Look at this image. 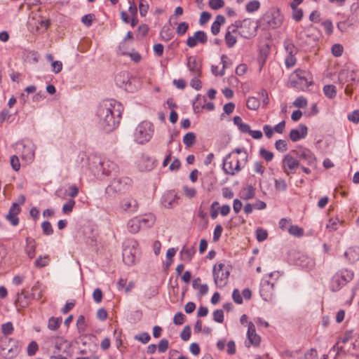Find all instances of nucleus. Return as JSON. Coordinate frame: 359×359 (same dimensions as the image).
Wrapping results in <instances>:
<instances>
[{
    "label": "nucleus",
    "instance_id": "obj_40",
    "mask_svg": "<svg viewBox=\"0 0 359 359\" xmlns=\"http://www.w3.org/2000/svg\"><path fill=\"white\" fill-rule=\"evenodd\" d=\"M343 222H344L340 220L338 217L331 218L328 221L326 228L330 231H336L338 229V225L339 224H342Z\"/></svg>",
    "mask_w": 359,
    "mask_h": 359
},
{
    "label": "nucleus",
    "instance_id": "obj_26",
    "mask_svg": "<svg viewBox=\"0 0 359 359\" xmlns=\"http://www.w3.org/2000/svg\"><path fill=\"white\" fill-rule=\"evenodd\" d=\"M137 165L141 171H147L153 168V162L150 157L142 154L138 160Z\"/></svg>",
    "mask_w": 359,
    "mask_h": 359
},
{
    "label": "nucleus",
    "instance_id": "obj_2",
    "mask_svg": "<svg viewBox=\"0 0 359 359\" xmlns=\"http://www.w3.org/2000/svg\"><path fill=\"white\" fill-rule=\"evenodd\" d=\"M251 25L250 20L245 19L243 21H236L234 24L229 25L224 36V39L226 46L229 48H232L237 42L236 34H239L244 38H250L253 35V33H245L243 29Z\"/></svg>",
    "mask_w": 359,
    "mask_h": 359
},
{
    "label": "nucleus",
    "instance_id": "obj_54",
    "mask_svg": "<svg viewBox=\"0 0 359 359\" xmlns=\"http://www.w3.org/2000/svg\"><path fill=\"white\" fill-rule=\"evenodd\" d=\"M189 29V24L186 22H180L176 28V32L178 35H184Z\"/></svg>",
    "mask_w": 359,
    "mask_h": 359
},
{
    "label": "nucleus",
    "instance_id": "obj_5",
    "mask_svg": "<svg viewBox=\"0 0 359 359\" xmlns=\"http://www.w3.org/2000/svg\"><path fill=\"white\" fill-rule=\"evenodd\" d=\"M282 22L283 15L279 10L271 8L259 20L257 27L264 30L273 29L280 27Z\"/></svg>",
    "mask_w": 359,
    "mask_h": 359
},
{
    "label": "nucleus",
    "instance_id": "obj_28",
    "mask_svg": "<svg viewBox=\"0 0 359 359\" xmlns=\"http://www.w3.org/2000/svg\"><path fill=\"white\" fill-rule=\"evenodd\" d=\"M240 194L241 198L243 200L247 201L253 198L255 195V188L252 185L248 184L241 189Z\"/></svg>",
    "mask_w": 359,
    "mask_h": 359
},
{
    "label": "nucleus",
    "instance_id": "obj_4",
    "mask_svg": "<svg viewBox=\"0 0 359 359\" xmlns=\"http://www.w3.org/2000/svg\"><path fill=\"white\" fill-rule=\"evenodd\" d=\"M354 271L351 269L342 268L338 270L334 273L330 280V290L334 292L339 291L350 283L354 278Z\"/></svg>",
    "mask_w": 359,
    "mask_h": 359
},
{
    "label": "nucleus",
    "instance_id": "obj_38",
    "mask_svg": "<svg viewBox=\"0 0 359 359\" xmlns=\"http://www.w3.org/2000/svg\"><path fill=\"white\" fill-rule=\"evenodd\" d=\"M1 332L4 334L3 337H8V336L11 335L14 331V327L11 322H7L1 325Z\"/></svg>",
    "mask_w": 359,
    "mask_h": 359
},
{
    "label": "nucleus",
    "instance_id": "obj_48",
    "mask_svg": "<svg viewBox=\"0 0 359 359\" xmlns=\"http://www.w3.org/2000/svg\"><path fill=\"white\" fill-rule=\"evenodd\" d=\"M41 229L43 233L46 236H50L53 233V229L48 221H45L41 223Z\"/></svg>",
    "mask_w": 359,
    "mask_h": 359
},
{
    "label": "nucleus",
    "instance_id": "obj_9",
    "mask_svg": "<svg viewBox=\"0 0 359 359\" xmlns=\"http://www.w3.org/2000/svg\"><path fill=\"white\" fill-rule=\"evenodd\" d=\"M294 74L297 77V79L292 81L294 87L304 90L312 84V76L308 71L298 69Z\"/></svg>",
    "mask_w": 359,
    "mask_h": 359
},
{
    "label": "nucleus",
    "instance_id": "obj_53",
    "mask_svg": "<svg viewBox=\"0 0 359 359\" xmlns=\"http://www.w3.org/2000/svg\"><path fill=\"white\" fill-rule=\"evenodd\" d=\"M76 326L80 332H84L86 329L87 325L86 323L85 317L82 315L79 316L76 320Z\"/></svg>",
    "mask_w": 359,
    "mask_h": 359
},
{
    "label": "nucleus",
    "instance_id": "obj_7",
    "mask_svg": "<svg viewBox=\"0 0 359 359\" xmlns=\"http://www.w3.org/2000/svg\"><path fill=\"white\" fill-rule=\"evenodd\" d=\"M138 243L135 240L128 241L123 245V261L128 266L135 264L138 259Z\"/></svg>",
    "mask_w": 359,
    "mask_h": 359
},
{
    "label": "nucleus",
    "instance_id": "obj_25",
    "mask_svg": "<svg viewBox=\"0 0 359 359\" xmlns=\"http://www.w3.org/2000/svg\"><path fill=\"white\" fill-rule=\"evenodd\" d=\"M21 158L26 163H30L34 158V151L32 146L23 145Z\"/></svg>",
    "mask_w": 359,
    "mask_h": 359
},
{
    "label": "nucleus",
    "instance_id": "obj_64",
    "mask_svg": "<svg viewBox=\"0 0 359 359\" xmlns=\"http://www.w3.org/2000/svg\"><path fill=\"white\" fill-rule=\"evenodd\" d=\"M10 162H11V165L14 170L18 171L20 170V160L17 156H15V155L12 156L11 157Z\"/></svg>",
    "mask_w": 359,
    "mask_h": 359
},
{
    "label": "nucleus",
    "instance_id": "obj_22",
    "mask_svg": "<svg viewBox=\"0 0 359 359\" xmlns=\"http://www.w3.org/2000/svg\"><path fill=\"white\" fill-rule=\"evenodd\" d=\"M344 255L349 264H353L359 260V248L356 246L350 247Z\"/></svg>",
    "mask_w": 359,
    "mask_h": 359
},
{
    "label": "nucleus",
    "instance_id": "obj_57",
    "mask_svg": "<svg viewBox=\"0 0 359 359\" xmlns=\"http://www.w3.org/2000/svg\"><path fill=\"white\" fill-rule=\"evenodd\" d=\"M268 236L267 231L262 228H258L256 230V237L258 241L262 242L266 239Z\"/></svg>",
    "mask_w": 359,
    "mask_h": 359
},
{
    "label": "nucleus",
    "instance_id": "obj_10",
    "mask_svg": "<svg viewBox=\"0 0 359 359\" xmlns=\"http://www.w3.org/2000/svg\"><path fill=\"white\" fill-rule=\"evenodd\" d=\"M299 166V161L295 155L292 154V151L283 156L282 160V168L284 173L287 176L294 174Z\"/></svg>",
    "mask_w": 359,
    "mask_h": 359
},
{
    "label": "nucleus",
    "instance_id": "obj_43",
    "mask_svg": "<svg viewBox=\"0 0 359 359\" xmlns=\"http://www.w3.org/2000/svg\"><path fill=\"white\" fill-rule=\"evenodd\" d=\"M259 105H260L259 100L255 97H249L246 102L247 107L251 110L257 109L259 108Z\"/></svg>",
    "mask_w": 359,
    "mask_h": 359
},
{
    "label": "nucleus",
    "instance_id": "obj_17",
    "mask_svg": "<svg viewBox=\"0 0 359 359\" xmlns=\"http://www.w3.org/2000/svg\"><path fill=\"white\" fill-rule=\"evenodd\" d=\"M123 178L114 179L110 184H109L106 189L105 193L109 197H114L116 193L123 191Z\"/></svg>",
    "mask_w": 359,
    "mask_h": 359
},
{
    "label": "nucleus",
    "instance_id": "obj_45",
    "mask_svg": "<svg viewBox=\"0 0 359 359\" xmlns=\"http://www.w3.org/2000/svg\"><path fill=\"white\" fill-rule=\"evenodd\" d=\"M259 155L260 156L264 158L266 162H270L273 160V152L264 149V148H261L259 149Z\"/></svg>",
    "mask_w": 359,
    "mask_h": 359
},
{
    "label": "nucleus",
    "instance_id": "obj_33",
    "mask_svg": "<svg viewBox=\"0 0 359 359\" xmlns=\"http://www.w3.org/2000/svg\"><path fill=\"white\" fill-rule=\"evenodd\" d=\"M129 3L128 14L132 18V27H135L138 23L137 8L134 1Z\"/></svg>",
    "mask_w": 359,
    "mask_h": 359
},
{
    "label": "nucleus",
    "instance_id": "obj_31",
    "mask_svg": "<svg viewBox=\"0 0 359 359\" xmlns=\"http://www.w3.org/2000/svg\"><path fill=\"white\" fill-rule=\"evenodd\" d=\"M44 293V287L39 283L36 282L32 287L31 295L34 299H41Z\"/></svg>",
    "mask_w": 359,
    "mask_h": 359
},
{
    "label": "nucleus",
    "instance_id": "obj_52",
    "mask_svg": "<svg viewBox=\"0 0 359 359\" xmlns=\"http://www.w3.org/2000/svg\"><path fill=\"white\" fill-rule=\"evenodd\" d=\"M295 55H287L285 59V64L287 68H291L293 67L296 62L297 59L295 57Z\"/></svg>",
    "mask_w": 359,
    "mask_h": 359
},
{
    "label": "nucleus",
    "instance_id": "obj_50",
    "mask_svg": "<svg viewBox=\"0 0 359 359\" xmlns=\"http://www.w3.org/2000/svg\"><path fill=\"white\" fill-rule=\"evenodd\" d=\"M134 338L135 340L139 341L142 344H147L151 339L149 334L145 332L135 335Z\"/></svg>",
    "mask_w": 359,
    "mask_h": 359
},
{
    "label": "nucleus",
    "instance_id": "obj_18",
    "mask_svg": "<svg viewBox=\"0 0 359 359\" xmlns=\"http://www.w3.org/2000/svg\"><path fill=\"white\" fill-rule=\"evenodd\" d=\"M21 208L18 203H14L10 208L9 212L6 215L7 220L13 225L16 226L19 223L18 214L20 212Z\"/></svg>",
    "mask_w": 359,
    "mask_h": 359
},
{
    "label": "nucleus",
    "instance_id": "obj_14",
    "mask_svg": "<svg viewBox=\"0 0 359 359\" xmlns=\"http://www.w3.org/2000/svg\"><path fill=\"white\" fill-rule=\"evenodd\" d=\"M119 206L123 211L133 214L137 211L139 203L133 197H127L121 201Z\"/></svg>",
    "mask_w": 359,
    "mask_h": 359
},
{
    "label": "nucleus",
    "instance_id": "obj_59",
    "mask_svg": "<svg viewBox=\"0 0 359 359\" xmlns=\"http://www.w3.org/2000/svg\"><path fill=\"white\" fill-rule=\"evenodd\" d=\"M224 6L223 0H210L209 6L213 10H218Z\"/></svg>",
    "mask_w": 359,
    "mask_h": 359
},
{
    "label": "nucleus",
    "instance_id": "obj_27",
    "mask_svg": "<svg viewBox=\"0 0 359 359\" xmlns=\"http://www.w3.org/2000/svg\"><path fill=\"white\" fill-rule=\"evenodd\" d=\"M196 253V249L194 247H187L184 246L180 252V258L182 261L189 262L194 257Z\"/></svg>",
    "mask_w": 359,
    "mask_h": 359
},
{
    "label": "nucleus",
    "instance_id": "obj_1",
    "mask_svg": "<svg viewBox=\"0 0 359 359\" xmlns=\"http://www.w3.org/2000/svg\"><path fill=\"white\" fill-rule=\"evenodd\" d=\"M123 109L122 104L115 100L102 101L96 111L99 126L107 133L113 131L120 123Z\"/></svg>",
    "mask_w": 359,
    "mask_h": 359
},
{
    "label": "nucleus",
    "instance_id": "obj_51",
    "mask_svg": "<svg viewBox=\"0 0 359 359\" xmlns=\"http://www.w3.org/2000/svg\"><path fill=\"white\" fill-rule=\"evenodd\" d=\"M158 351L159 353H165L169 348V341L166 339H162L160 340L158 344Z\"/></svg>",
    "mask_w": 359,
    "mask_h": 359
},
{
    "label": "nucleus",
    "instance_id": "obj_11",
    "mask_svg": "<svg viewBox=\"0 0 359 359\" xmlns=\"http://www.w3.org/2000/svg\"><path fill=\"white\" fill-rule=\"evenodd\" d=\"M292 154L295 155L299 161V163L303 162L309 166H314L316 165V158L309 149L302 147H297L295 149L292 150Z\"/></svg>",
    "mask_w": 359,
    "mask_h": 359
},
{
    "label": "nucleus",
    "instance_id": "obj_3",
    "mask_svg": "<svg viewBox=\"0 0 359 359\" xmlns=\"http://www.w3.org/2000/svg\"><path fill=\"white\" fill-rule=\"evenodd\" d=\"M248 154L238 158L233 154H228L223 159L222 169L225 174L234 176L238 174L248 162Z\"/></svg>",
    "mask_w": 359,
    "mask_h": 359
},
{
    "label": "nucleus",
    "instance_id": "obj_47",
    "mask_svg": "<svg viewBox=\"0 0 359 359\" xmlns=\"http://www.w3.org/2000/svg\"><path fill=\"white\" fill-rule=\"evenodd\" d=\"M221 62L222 64V69L219 72V76H223L225 74L224 69L231 65V61L228 58L226 55L221 56Z\"/></svg>",
    "mask_w": 359,
    "mask_h": 359
},
{
    "label": "nucleus",
    "instance_id": "obj_46",
    "mask_svg": "<svg viewBox=\"0 0 359 359\" xmlns=\"http://www.w3.org/2000/svg\"><path fill=\"white\" fill-rule=\"evenodd\" d=\"M288 232L294 236L300 237L304 235L303 229L300 228L297 225H290L288 229Z\"/></svg>",
    "mask_w": 359,
    "mask_h": 359
},
{
    "label": "nucleus",
    "instance_id": "obj_36",
    "mask_svg": "<svg viewBox=\"0 0 359 359\" xmlns=\"http://www.w3.org/2000/svg\"><path fill=\"white\" fill-rule=\"evenodd\" d=\"M336 351L334 359L339 355L340 353H346L351 352V348H347L346 346L341 344V341H337L335 345L330 349V352Z\"/></svg>",
    "mask_w": 359,
    "mask_h": 359
},
{
    "label": "nucleus",
    "instance_id": "obj_15",
    "mask_svg": "<svg viewBox=\"0 0 359 359\" xmlns=\"http://www.w3.org/2000/svg\"><path fill=\"white\" fill-rule=\"evenodd\" d=\"M247 338L248 340L245 341L246 346H257L260 344L261 338L256 333L255 326L253 323L250 322L248 323V329L247 332Z\"/></svg>",
    "mask_w": 359,
    "mask_h": 359
},
{
    "label": "nucleus",
    "instance_id": "obj_13",
    "mask_svg": "<svg viewBox=\"0 0 359 359\" xmlns=\"http://www.w3.org/2000/svg\"><path fill=\"white\" fill-rule=\"evenodd\" d=\"M100 169L97 170V172L95 173L97 176L100 175V171L101 174L105 176H109L112 173H116L118 170V165L109 160V159H103L99 163Z\"/></svg>",
    "mask_w": 359,
    "mask_h": 359
},
{
    "label": "nucleus",
    "instance_id": "obj_32",
    "mask_svg": "<svg viewBox=\"0 0 359 359\" xmlns=\"http://www.w3.org/2000/svg\"><path fill=\"white\" fill-rule=\"evenodd\" d=\"M225 18L223 15H218L211 26V32L213 35H217L220 31V27L224 24Z\"/></svg>",
    "mask_w": 359,
    "mask_h": 359
},
{
    "label": "nucleus",
    "instance_id": "obj_30",
    "mask_svg": "<svg viewBox=\"0 0 359 359\" xmlns=\"http://www.w3.org/2000/svg\"><path fill=\"white\" fill-rule=\"evenodd\" d=\"M177 196L173 193H168L163 196L162 204L166 208H172L177 203Z\"/></svg>",
    "mask_w": 359,
    "mask_h": 359
},
{
    "label": "nucleus",
    "instance_id": "obj_55",
    "mask_svg": "<svg viewBox=\"0 0 359 359\" xmlns=\"http://www.w3.org/2000/svg\"><path fill=\"white\" fill-rule=\"evenodd\" d=\"M75 205V201L73 199L69 200L62 207V212L65 214H69L72 212L73 208Z\"/></svg>",
    "mask_w": 359,
    "mask_h": 359
},
{
    "label": "nucleus",
    "instance_id": "obj_21",
    "mask_svg": "<svg viewBox=\"0 0 359 359\" xmlns=\"http://www.w3.org/2000/svg\"><path fill=\"white\" fill-rule=\"evenodd\" d=\"M307 135V127L304 125H299L297 129H292L290 133V138L292 142H297L304 138Z\"/></svg>",
    "mask_w": 359,
    "mask_h": 359
},
{
    "label": "nucleus",
    "instance_id": "obj_44",
    "mask_svg": "<svg viewBox=\"0 0 359 359\" xmlns=\"http://www.w3.org/2000/svg\"><path fill=\"white\" fill-rule=\"evenodd\" d=\"M119 51L121 55H128L131 60L135 62H139L142 59V56L138 52H133L130 53H123V42L119 46Z\"/></svg>",
    "mask_w": 359,
    "mask_h": 359
},
{
    "label": "nucleus",
    "instance_id": "obj_42",
    "mask_svg": "<svg viewBox=\"0 0 359 359\" xmlns=\"http://www.w3.org/2000/svg\"><path fill=\"white\" fill-rule=\"evenodd\" d=\"M196 142V135L194 133H187L183 137V142L187 147H191Z\"/></svg>",
    "mask_w": 359,
    "mask_h": 359
},
{
    "label": "nucleus",
    "instance_id": "obj_29",
    "mask_svg": "<svg viewBox=\"0 0 359 359\" xmlns=\"http://www.w3.org/2000/svg\"><path fill=\"white\" fill-rule=\"evenodd\" d=\"M15 303L22 308H25L29 306L30 303L29 297L26 294L24 290L18 293Z\"/></svg>",
    "mask_w": 359,
    "mask_h": 359
},
{
    "label": "nucleus",
    "instance_id": "obj_61",
    "mask_svg": "<svg viewBox=\"0 0 359 359\" xmlns=\"http://www.w3.org/2000/svg\"><path fill=\"white\" fill-rule=\"evenodd\" d=\"M293 105L298 108H304L307 105V100L304 97L299 96L294 101Z\"/></svg>",
    "mask_w": 359,
    "mask_h": 359
},
{
    "label": "nucleus",
    "instance_id": "obj_16",
    "mask_svg": "<svg viewBox=\"0 0 359 359\" xmlns=\"http://www.w3.org/2000/svg\"><path fill=\"white\" fill-rule=\"evenodd\" d=\"M208 41V36L205 32L197 31L192 36L188 37L187 39V45L189 48H194L197 46L198 43L205 44Z\"/></svg>",
    "mask_w": 359,
    "mask_h": 359
},
{
    "label": "nucleus",
    "instance_id": "obj_41",
    "mask_svg": "<svg viewBox=\"0 0 359 359\" xmlns=\"http://www.w3.org/2000/svg\"><path fill=\"white\" fill-rule=\"evenodd\" d=\"M284 48L287 55L297 54L298 51L297 48L290 40H285L284 41Z\"/></svg>",
    "mask_w": 359,
    "mask_h": 359
},
{
    "label": "nucleus",
    "instance_id": "obj_34",
    "mask_svg": "<svg viewBox=\"0 0 359 359\" xmlns=\"http://www.w3.org/2000/svg\"><path fill=\"white\" fill-rule=\"evenodd\" d=\"M127 227L130 233H137L142 229L137 217L130 219L127 224Z\"/></svg>",
    "mask_w": 359,
    "mask_h": 359
},
{
    "label": "nucleus",
    "instance_id": "obj_58",
    "mask_svg": "<svg viewBox=\"0 0 359 359\" xmlns=\"http://www.w3.org/2000/svg\"><path fill=\"white\" fill-rule=\"evenodd\" d=\"M260 4L258 1H251L246 5V11L248 12H254L259 9Z\"/></svg>",
    "mask_w": 359,
    "mask_h": 359
},
{
    "label": "nucleus",
    "instance_id": "obj_24",
    "mask_svg": "<svg viewBox=\"0 0 359 359\" xmlns=\"http://www.w3.org/2000/svg\"><path fill=\"white\" fill-rule=\"evenodd\" d=\"M142 229L151 227L155 223V216L149 213L143 215L137 216Z\"/></svg>",
    "mask_w": 359,
    "mask_h": 359
},
{
    "label": "nucleus",
    "instance_id": "obj_62",
    "mask_svg": "<svg viewBox=\"0 0 359 359\" xmlns=\"http://www.w3.org/2000/svg\"><path fill=\"white\" fill-rule=\"evenodd\" d=\"M275 187L276 190L285 191L287 189V184L285 180L282 178L275 180Z\"/></svg>",
    "mask_w": 359,
    "mask_h": 359
},
{
    "label": "nucleus",
    "instance_id": "obj_37",
    "mask_svg": "<svg viewBox=\"0 0 359 359\" xmlns=\"http://www.w3.org/2000/svg\"><path fill=\"white\" fill-rule=\"evenodd\" d=\"M62 318L61 317H58V318H55V317H51L48 319V327L49 330H57L61 323H62Z\"/></svg>",
    "mask_w": 359,
    "mask_h": 359
},
{
    "label": "nucleus",
    "instance_id": "obj_49",
    "mask_svg": "<svg viewBox=\"0 0 359 359\" xmlns=\"http://www.w3.org/2000/svg\"><path fill=\"white\" fill-rule=\"evenodd\" d=\"M139 9L140 15L144 17L149 10V4L147 0L139 1Z\"/></svg>",
    "mask_w": 359,
    "mask_h": 359
},
{
    "label": "nucleus",
    "instance_id": "obj_56",
    "mask_svg": "<svg viewBox=\"0 0 359 359\" xmlns=\"http://www.w3.org/2000/svg\"><path fill=\"white\" fill-rule=\"evenodd\" d=\"M332 53L335 57H339L342 55L344 48L341 44L335 43L332 46Z\"/></svg>",
    "mask_w": 359,
    "mask_h": 359
},
{
    "label": "nucleus",
    "instance_id": "obj_35",
    "mask_svg": "<svg viewBox=\"0 0 359 359\" xmlns=\"http://www.w3.org/2000/svg\"><path fill=\"white\" fill-rule=\"evenodd\" d=\"M50 262V258L49 255H40L34 263V265L36 268L41 269L43 268L49 264Z\"/></svg>",
    "mask_w": 359,
    "mask_h": 359
},
{
    "label": "nucleus",
    "instance_id": "obj_19",
    "mask_svg": "<svg viewBox=\"0 0 359 359\" xmlns=\"http://www.w3.org/2000/svg\"><path fill=\"white\" fill-rule=\"evenodd\" d=\"M274 290L273 283H270L269 280H262L260 287V294L264 299L267 300L272 296Z\"/></svg>",
    "mask_w": 359,
    "mask_h": 359
},
{
    "label": "nucleus",
    "instance_id": "obj_8",
    "mask_svg": "<svg viewBox=\"0 0 359 359\" xmlns=\"http://www.w3.org/2000/svg\"><path fill=\"white\" fill-rule=\"evenodd\" d=\"M229 275V269L226 267L224 264L218 263L213 266L212 276L215 284L217 287H223L227 284Z\"/></svg>",
    "mask_w": 359,
    "mask_h": 359
},
{
    "label": "nucleus",
    "instance_id": "obj_20",
    "mask_svg": "<svg viewBox=\"0 0 359 359\" xmlns=\"http://www.w3.org/2000/svg\"><path fill=\"white\" fill-rule=\"evenodd\" d=\"M187 66L193 76H201V64L195 57L188 58Z\"/></svg>",
    "mask_w": 359,
    "mask_h": 359
},
{
    "label": "nucleus",
    "instance_id": "obj_6",
    "mask_svg": "<svg viewBox=\"0 0 359 359\" xmlns=\"http://www.w3.org/2000/svg\"><path fill=\"white\" fill-rule=\"evenodd\" d=\"M154 131V126L151 122H141L135 130V141L140 144H146L151 139Z\"/></svg>",
    "mask_w": 359,
    "mask_h": 359
},
{
    "label": "nucleus",
    "instance_id": "obj_63",
    "mask_svg": "<svg viewBox=\"0 0 359 359\" xmlns=\"http://www.w3.org/2000/svg\"><path fill=\"white\" fill-rule=\"evenodd\" d=\"M322 26L327 35H330L333 32V25L330 20H325L322 22Z\"/></svg>",
    "mask_w": 359,
    "mask_h": 359
},
{
    "label": "nucleus",
    "instance_id": "obj_23",
    "mask_svg": "<svg viewBox=\"0 0 359 359\" xmlns=\"http://www.w3.org/2000/svg\"><path fill=\"white\" fill-rule=\"evenodd\" d=\"M36 242L34 238L27 237L26 238V245L25 251L29 259H33L36 256Z\"/></svg>",
    "mask_w": 359,
    "mask_h": 359
},
{
    "label": "nucleus",
    "instance_id": "obj_12",
    "mask_svg": "<svg viewBox=\"0 0 359 359\" xmlns=\"http://www.w3.org/2000/svg\"><path fill=\"white\" fill-rule=\"evenodd\" d=\"M13 341H14V339L11 337H0V354L6 358H12L19 353V348L17 346L11 348L8 347V344Z\"/></svg>",
    "mask_w": 359,
    "mask_h": 359
},
{
    "label": "nucleus",
    "instance_id": "obj_39",
    "mask_svg": "<svg viewBox=\"0 0 359 359\" xmlns=\"http://www.w3.org/2000/svg\"><path fill=\"white\" fill-rule=\"evenodd\" d=\"M323 92L325 96L330 99L335 97L337 95L336 87L334 85H325L323 87Z\"/></svg>",
    "mask_w": 359,
    "mask_h": 359
},
{
    "label": "nucleus",
    "instance_id": "obj_60",
    "mask_svg": "<svg viewBox=\"0 0 359 359\" xmlns=\"http://www.w3.org/2000/svg\"><path fill=\"white\" fill-rule=\"evenodd\" d=\"M39 349L37 343L34 341L30 342L27 346V354L29 356L34 355Z\"/></svg>",
    "mask_w": 359,
    "mask_h": 359
}]
</instances>
